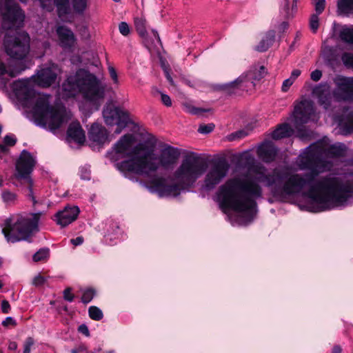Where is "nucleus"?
Listing matches in <instances>:
<instances>
[{
  "instance_id": "obj_1",
  "label": "nucleus",
  "mask_w": 353,
  "mask_h": 353,
  "mask_svg": "<svg viewBox=\"0 0 353 353\" xmlns=\"http://www.w3.org/2000/svg\"><path fill=\"white\" fill-rule=\"evenodd\" d=\"M344 144L328 145L325 141L309 146L297 158L296 165L301 170H309L305 175L291 173L288 167H279L266 174V168L255 163L254 157L245 152L239 155L238 161L248 168L258 182L263 183L274 195L302 194L323 206L343 205L353 194V181H343L341 178L327 175L316 179L333 168V163L325 157H340L345 155Z\"/></svg>"
},
{
  "instance_id": "obj_2",
  "label": "nucleus",
  "mask_w": 353,
  "mask_h": 353,
  "mask_svg": "<svg viewBox=\"0 0 353 353\" xmlns=\"http://www.w3.org/2000/svg\"><path fill=\"white\" fill-rule=\"evenodd\" d=\"M207 163L201 154L189 152L185 155L172 174V183L162 177L155 178L148 183L152 191L157 192L161 196H174L182 190H188L205 172Z\"/></svg>"
},
{
  "instance_id": "obj_3",
  "label": "nucleus",
  "mask_w": 353,
  "mask_h": 353,
  "mask_svg": "<svg viewBox=\"0 0 353 353\" xmlns=\"http://www.w3.org/2000/svg\"><path fill=\"white\" fill-rule=\"evenodd\" d=\"M134 142L132 134L122 136L108 153V157L114 162L128 158L116 164L117 168L124 173L143 174L145 169L154 170L156 163L151 160L152 148L145 143L134 145Z\"/></svg>"
},
{
  "instance_id": "obj_4",
  "label": "nucleus",
  "mask_w": 353,
  "mask_h": 353,
  "mask_svg": "<svg viewBox=\"0 0 353 353\" xmlns=\"http://www.w3.org/2000/svg\"><path fill=\"white\" fill-rule=\"evenodd\" d=\"M220 205L223 210L248 212L256 205V199L262 196V188L253 181L235 176L219 188Z\"/></svg>"
},
{
  "instance_id": "obj_5",
  "label": "nucleus",
  "mask_w": 353,
  "mask_h": 353,
  "mask_svg": "<svg viewBox=\"0 0 353 353\" xmlns=\"http://www.w3.org/2000/svg\"><path fill=\"white\" fill-rule=\"evenodd\" d=\"M62 90L66 97L81 94L83 99L92 102L104 97V88L99 80L94 74L83 69L68 77L62 85Z\"/></svg>"
},
{
  "instance_id": "obj_6",
  "label": "nucleus",
  "mask_w": 353,
  "mask_h": 353,
  "mask_svg": "<svg viewBox=\"0 0 353 353\" xmlns=\"http://www.w3.org/2000/svg\"><path fill=\"white\" fill-rule=\"evenodd\" d=\"M41 212L18 213L12 215L4 223L2 232L8 242L21 241H30L32 237L39 232V222Z\"/></svg>"
},
{
  "instance_id": "obj_7",
  "label": "nucleus",
  "mask_w": 353,
  "mask_h": 353,
  "mask_svg": "<svg viewBox=\"0 0 353 353\" xmlns=\"http://www.w3.org/2000/svg\"><path fill=\"white\" fill-rule=\"evenodd\" d=\"M33 115L36 122L55 130L61 128L70 119L71 114L63 105H50V96L39 94L33 107Z\"/></svg>"
},
{
  "instance_id": "obj_8",
  "label": "nucleus",
  "mask_w": 353,
  "mask_h": 353,
  "mask_svg": "<svg viewBox=\"0 0 353 353\" xmlns=\"http://www.w3.org/2000/svg\"><path fill=\"white\" fill-rule=\"evenodd\" d=\"M35 165L36 160L31 153L26 150H23L16 162V173L14 174V178L21 185L26 188V196L32 200L33 207L38 203L36 199L34 182L30 176Z\"/></svg>"
},
{
  "instance_id": "obj_9",
  "label": "nucleus",
  "mask_w": 353,
  "mask_h": 353,
  "mask_svg": "<svg viewBox=\"0 0 353 353\" xmlns=\"http://www.w3.org/2000/svg\"><path fill=\"white\" fill-rule=\"evenodd\" d=\"M5 52L14 59H23L29 52L30 37L21 30H10L3 39Z\"/></svg>"
},
{
  "instance_id": "obj_10",
  "label": "nucleus",
  "mask_w": 353,
  "mask_h": 353,
  "mask_svg": "<svg viewBox=\"0 0 353 353\" xmlns=\"http://www.w3.org/2000/svg\"><path fill=\"white\" fill-rule=\"evenodd\" d=\"M103 117L106 125H117L114 131L120 134L131 123L130 113L125 109L117 106L113 102L108 103L103 110Z\"/></svg>"
},
{
  "instance_id": "obj_11",
  "label": "nucleus",
  "mask_w": 353,
  "mask_h": 353,
  "mask_svg": "<svg viewBox=\"0 0 353 353\" xmlns=\"http://www.w3.org/2000/svg\"><path fill=\"white\" fill-rule=\"evenodd\" d=\"M61 74V70L59 67L54 63H51L48 67L38 71L31 79L19 81L17 85L21 88H26L34 83L41 88H48L57 82Z\"/></svg>"
},
{
  "instance_id": "obj_12",
  "label": "nucleus",
  "mask_w": 353,
  "mask_h": 353,
  "mask_svg": "<svg viewBox=\"0 0 353 353\" xmlns=\"http://www.w3.org/2000/svg\"><path fill=\"white\" fill-rule=\"evenodd\" d=\"M22 3H26L28 0H19ZM41 7L47 11L53 10L55 5L59 15L67 14L70 11V0H39ZM72 8L74 12L83 14L88 8V0H72Z\"/></svg>"
},
{
  "instance_id": "obj_13",
  "label": "nucleus",
  "mask_w": 353,
  "mask_h": 353,
  "mask_svg": "<svg viewBox=\"0 0 353 353\" xmlns=\"http://www.w3.org/2000/svg\"><path fill=\"white\" fill-rule=\"evenodd\" d=\"M229 168V164L224 159L214 163L205 176L203 188L206 190L214 188L226 176Z\"/></svg>"
},
{
  "instance_id": "obj_14",
  "label": "nucleus",
  "mask_w": 353,
  "mask_h": 353,
  "mask_svg": "<svg viewBox=\"0 0 353 353\" xmlns=\"http://www.w3.org/2000/svg\"><path fill=\"white\" fill-rule=\"evenodd\" d=\"M3 26L7 29L19 26L25 15L19 6L12 1L5 0L3 8Z\"/></svg>"
},
{
  "instance_id": "obj_15",
  "label": "nucleus",
  "mask_w": 353,
  "mask_h": 353,
  "mask_svg": "<svg viewBox=\"0 0 353 353\" xmlns=\"http://www.w3.org/2000/svg\"><path fill=\"white\" fill-rule=\"evenodd\" d=\"M180 154L181 152L178 148L170 145H165L161 150L159 157H157L152 149L151 160L156 163L157 168L154 170L145 169L144 174H148L150 172H155L160 166L164 168L172 166L178 161Z\"/></svg>"
},
{
  "instance_id": "obj_16",
  "label": "nucleus",
  "mask_w": 353,
  "mask_h": 353,
  "mask_svg": "<svg viewBox=\"0 0 353 353\" xmlns=\"http://www.w3.org/2000/svg\"><path fill=\"white\" fill-rule=\"evenodd\" d=\"M255 83L247 73L241 75L234 81L224 85L223 90L228 94L243 95L254 90Z\"/></svg>"
},
{
  "instance_id": "obj_17",
  "label": "nucleus",
  "mask_w": 353,
  "mask_h": 353,
  "mask_svg": "<svg viewBox=\"0 0 353 353\" xmlns=\"http://www.w3.org/2000/svg\"><path fill=\"white\" fill-rule=\"evenodd\" d=\"M336 88L333 96L336 101L353 100V77H339L335 80Z\"/></svg>"
},
{
  "instance_id": "obj_18",
  "label": "nucleus",
  "mask_w": 353,
  "mask_h": 353,
  "mask_svg": "<svg viewBox=\"0 0 353 353\" xmlns=\"http://www.w3.org/2000/svg\"><path fill=\"white\" fill-rule=\"evenodd\" d=\"M313 113L314 105L311 101L304 100L296 104L293 112L296 128L307 123Z\"/></svg>"
},
{
  "instance_id": "obj_19",
  "label": "nucleus",
  "mask_w": 353,
  "mask_h": 353,
  "mask_svg": "<svg viewBox=\"0 0 353 353\" xmlns=\"http://www.w3.org/2000/svg\"><path fill=\"white\" fill-rule=\"evenodd\" d=\"M79 213V209L77 206H66L62 211L55 214L57 224L65 227L74 221Z\"/></svg>"
},
{
  "instance_id": "obj_20",
  "label": "nucleus",
  "mask_w": 353,
  "mask_h": 353,
  "mask_svg": "<svg viewBox=\"0 0 353 353\" xmlns=\"http://www.w3.org/2000/svg\"><path fill=\"white\" fill-rule=\"evenodd\" d=\"M59 43L64 49L70 50L76 43V38L72 31L68 28L61 26L57 28Z\"/></svg>"
},
{
  "instance_id": "obj_21",
  "label": "nucleus",
  "mask_w": 353,
  "mask_h": 353,
  "mask_svg": "<svg viewBox=\"0 0 353 353\" xmlns=\"http://www.w3.org/2000/svg\"><path fill=\"white\" fill-rule=\"evenodd\" d=\"M257 155L259 159L265 163L274 161L277 150L274 143L270 141H264L257 148Z\"/></svg>"
},
{
  "instance_id": "obj_22",
  "label": "nucleus",
  "mask_w": 353,
  "mask_h": 353,
  "mask_svg": "<svg viewBox=\"0 0 353 353\" xmlns=\"http://www.w3.org/2000/svg\"><path fill=\"white\" fill-rule=\"evenodd\" d=\"M108 137L105 128L99 123H93L88 132L89 139L97 145L103 144L108 140Z\"/></svg>"
},
{
  "instance_id": "obj_23",
  "label": "nucleus",
  "mask_w": 353,
  "mask_h": 353,
  "mask_svg": "<svg viewBox=\"0 0 353 353\" xmlns=\"http://www.w3.org/2000/svg\"><path fill=\"white\" fill-rule=\"evenodd\" d=\"M312 95L319 99V103L327 109L330 105V95L328 87L325 85L316 86L312 90Z\"/></svg>"
},
{
  "instance_id": "obj_24",
  "label": "nucleus",
  "mask_w": 353,
  "mask_h": 353,
  "mask_svg": "<svg viewBox=\"0 0 353 353\" xmlns=\"http://www.w3.org/2000/svg\"><path fill=\"white\" fill-rule=\"evenodd\" d=\"M68 136L75 142L83 143L85 141V132L79 122H72L68 129Z\"/></svg>"
},
{
  "instance_id": "obj_25",
  "label": "nucleus",
  "mask_w": 353,
  "mask_h": 353,
  "mask_svg": "<svg viewBox=\"0 0 353 353\" xmlns=\"http://www.w3.org/2000/svg\"><path fill=\"white\" fill-rule=\"evenodd\" d=\"M343 112L339 119V125L345 134L353 133V111L347 113V110L344 109Z\"/></svg>"
},
{
  "instance_id": "obj_26",
  "label": "nucleus",
  "mask_w": 353,
  "mask_h": 353,
  "mask_svg": "<svg viewBox=\"0 0 353 353\" xmlns=\"http://www.w3.org/2000/svg\"><path fill=\"white\" fill-rule=\"evenodd\" d=\"M294 132L292 127L286 123H281L272 132V138L275 140L290 137Z\"/></svg>"
},
{
  "instance_id": "obj_27",
  "label": "nucleus",
  "mask_w": 353,
  "mask_h": 353,
  "mask_svg": "<svg viewBox=\"0 0 353 353\" xmlns=\"http://www.w3.org/2000/svg\"><path fill=\"white\" fill-rule=\"evenodd\" d=\"M275 41V32L274 30L268 31L259 43L256 46V50L259 52H265L274 43Z\"/></svg>"
},
{
  "instance_id": "obj_28",
  "label": "nucleus",
  "mask_w": 353,
  "mask_h": 353,
  "mask_svg": "<svg viewBox=\"0 0 353 353\" xmlns=\"http://www.w3.org/2000/svg\"><path fill=\"white\" fill-rule=\"evenodd\" d=\"M336 8L339 14L353 16V0H336Z\"/></svg>"
},
{
  "instance_id": "obj_29",
  "label": "nucleus",
  "mask_w": 353,
  "mask_h": 353,
  "mask_svg": "<svg viewBox=\"0 0 353 353\" xmlns=\"http://www.w3.org/2000/svg\"><path fill=\"white\" fill-rule=\"evenodd\" d=\"M1 198L6 205H14L16 204L18 196L16 193L8 190H3L1 193Z\"/></svg>"
},
{
  "instance_id": "obj_30",
  "label": "nucleus",
  "mask_w": 353,
  "mask_h": 353,
  "mask_svg": "<svg viewBox=\"0 0 353 353\" xmlns=\"http://www.w3.org/2000/svg\"><path fill=\"white\" fill-rule=\"evenodd\" d=\"M251 80L259 81L263 79L267 74L265 68L263 65L259 68H254L252 70L247 72Z\"/></svg>"
},
{
  "instance_id": "obj_31",
  "label": "nucleus",
  "mask_w": 353,
  "mask_h": 353,
  "mask_svg": "<svg viewBox=\"0 0 353 353\" xmlns=\"http://www.w3.org/2000/svg\"><path fill=\"white\" fill-rule=\"evenodd\" d=\"M81 300L83 303H89L94 297L96 294V291L94 288H88L81 290Z\"/></svg>"
},
{
  "instance_id": "obj_32",
  "label": "nucleus",
  "mask_w": 353,
  "mask_h": 353,
  "mask_svg": "<svg viewBox=\"0 0 353 353\" xmlns=\"http://www.w3.org/2000/svg\"><path fill=\"white\" fill-rule=\"evenodd\" d=\"M342 41L353 44V28H343L340 32Z\"/></svg>"
},
{
  "instance_id": "obj_33",
  "label": "nucleus",
  "mask_w": 353,
  "mask_h": 353,
  "mask_svg": "<svg viewBox=\"0 0 353 353\" xmlns=\"http://www.w3.org/2000/svg\"><path fill=\"white\" fill-rule=\"evenodd\" d=\"M146 21L145 19L143 18H136L134 19V26L137 31L139 34L144 37L146 34V27H145Z\"/></svg>"
},
{
  "instance_id": "obj_34",
  "label": "nucleus",
  "mask_w": 353,
  "mask_h": 353,
  "mask_svg": "<svg viewBox=\"0 0 353 353\" xmlns=\"http://www.w3.org/2000/svg\"><path fill=\"white\" fill-rule=\"evenodd\" d=\"M49 257V249H40L33 255V261L35 262L45 261Z\"/></svg>"
},
{
  "instance_id": "obj_35",
  "label": "nucleus",
  "mask_w": 353,
  "mask_h": 353,
  "mask_svg": "<svg viewBox=\"0 0 353 353\" xmlns=\"http://www.w3.org/2000/svg\"><path fill=\"white\" fill-rule=\"evenodd\" d=\"M49 277L39 273L33 278L32 283L36 288L41 287L46 283Z\"/></svg>"
},
{
  "instance_id": "obj_36",
  "label": "nucleus",
  "mask_w": 353,
  "mask_h": 353,
  "mask_svg": "<svg viewBox=\"0 0 353 353\" xmlns=\"http://www.w3.org/2000/svg\"><path fill=\"white\" fill-rule=\"evenodd\" d=\"M284 10L288 17L292 16L296 10V3L293 1L290 6L288 0H285Z\"/></svg>"
},
{
  "instance_id": "obj_37",
  "label": "nucleus",
  "mask_w": 353,
  "mask_h": 353,
  "mask_svg": "<svg viewBox=\"0 0 353 353\" xmlns=\"http://www.w3.org/2000/svg\"><path fill=\"white\" fill-rule=\"evenodd\" d=\"M341 60L346 67L353 68V53H343L341 56Z\"/></svg>"
},
{
  "instance_id": "obj_38",
  "label": "nucleus",
  "mask_w": 353,
  "mask_h": 353,
  "mask_svg": "<svg viewBox=\"0 0 353 353\" xmlns=\"http://www.w3.org/2000/svg\"><path fill=\"white\" fill-rule=\"evenodd\" d=\"M318 14H313L310 19V28L311 30L316 33L319 26V19Z\"/></svg>"
},
{
  "instance_id": "obj_39",
  "label": "nucleus",
  "mask_w": 353,
  "mask_h": 353,
  "mask_svg": "<svg viewBox=\"0 0 353 353\" xmlns=\"http://www.w3.org/2000/svg\"><path fill=\"white\" fill-rule=\"evenodd\" d=\"M34 344V339L31 336L27 337L23 343V353H30L31 347Z\"/></svg>"
},
{
  "instance_id": "obj_40",
  "label": "nucleus",
  "mask_w": 353,
  "mask_h": 353,
  "mask_svg": "<svg viewBox=\"0 0 353 353\" xmlns=\"http://www.w3.org/2000/svg\"><path fill=\"white\" fill-rule=\"evenodd\" d=\"M17 143V138L14 135H6L3 139V145L9 150L8 147L14 146Z\"/></svg>"
},
{
  "instance_id": "obj_41",
  "label": "nucleus",
  "mask_w": 353,
  "mask_h": 353,
  "mask_svg": "<svg viewBox=\"0 0 353 353\" xmlns=\"http://www.w3.org/2000/svg\"><path fill=\"white\" fill-rule=\"evenodd\" d=\"M316 14H320L325 8V0H314Z\"/></svg>"
},
{
  "instance_id": "obj_42",
  "label": "nucleus",
  "mask_w": 353,
  "mask_h": 353,
  "mask_svg": "<svg viewBox=\"0 0 353 353\" xmlns=\"http://www.w3.org/2000/svg\"><path fill=\"white\" fill-rule=\"evenodd\" d=\"M214 128L213 123L203 124L201 125L198 128V132L201 134H208L211 132Z\"/></svg>"
},
{
  "instance_id": "obj_43",
  "label": "nucleus",
  "mask_w": 353,
  "mask_h": 353,
  "mask_svg": "<svg viewBox=\"0 0 353 353\" xmlns=\"http://www.w3.org/2000/svg\"><path fill=\"white\" fill-rule=\"evenodd\" d=\"M185 110L190 113L194 114H198L201 115L203 112H205L208 111V110L199 108H195L191 105H185Z\"/></svg>"
},
{
  "instance_id": "obj_44",
  "label": "nucleus",
  "mask_w": 353,
  "mask_h": 353,
  "mask_svg": "<svg viewBox=\"0 0 353 353\" xmlns=\"http://www.w3.org/2000/svg\"><path fill=\"white\" fill-rule=\"evenodd\" d=\"M89 317L94 321L102 319L103 314L102 310H88Z\"/></svg>"
},
{
  "instance_id": "obj_45",
  "label": "nucleus",
  "mask_w": 353,
  "mask_h": 353,
  "mask_svg": "<svg viewBox=\"0 0 353 353\" xmlns=\"http://www.w3.org/2000/svg\"><path fill=\"white\" fill-rule=\"evenodd\" d=\"M75 297V295L72 293V289L71 288H67L63 291V298L65 301L72 302Z\"/></svg>"
},
{
  "instance_id": "obj_46",
  "label": "nucleus",
  "mask_w": 353,
  "mask_h": 353,
  "mask_svg": "<svg viewBox=\"0 0 353 353\" xmlns=\"http://www.w3.org/2000/svg\"><path fill=\"white\" fill-rule=\"evenodd\" d=\"M119 30L121 34H122L124 36L128 35L130 33V28L127 23L125 22H121L119 26Z\"/></svg>"
},
{
  "instance_id": "obj_47",
  "label": "nucleus",
  "mask_w": 353,
  "mask_h": 353,
  "mask_svg": "<svg viewBox=\"0 0 353 353\" xmlns=\"http://www.w3.org/2000/svg\"><path fill=\"white\" fill-rule=\"evenodd\" d=\"M108 72H109L110 76L111 79H112V81H114V83H118L119 79H118L117 73L116 70L114 69V68L112 65H110L108 66Z\"/></svg>"
},
{
  "instance_id": "obj_48",
  "label": "nucleus",
  "mask_w": 353,
  "mask_h": 353,
  "mask_svg": "<svg viewBox=\"0 0 353 353\" xmlns=\"http://www.w3.org/2000/svg\"><path fill=\"white\" fill-rule=\"evenodd\" d=\"M3 326L8 327L10 326H15L17 325L16 321L10 316L6 317L4 321H2Z\"/></svg>"
},
{
  "instance_id": "obj_49",
  "label": "nucleus",
  "mask_w": 353,
  "mask_h": 353,
  "mask_svg": "<svg viewBox=\"0 0 353 353\" xmlns=\"http://www.w3.org/2000/svg\"><path fill=\"white\" fill-rule=\"evenodd\" d=\"M322 77V72L319 70H315L312 71L310 74V78L314 81H318L321 79Z\"/></svg>"
},
{
  "instance_id": "obj_50",
  "label": "nucleus",
  "mask_w": 353,
  "mask_h": 353,
  "mask_svg": "<svg viewBox=\"0 0 353 353\" xmlns=\"http://www.w3.org/2000/svg\"><path fill=\"white\" fill-rule=\"evenodd\" d=\"M293 83L294 81L290 78L285 79L282 85V91L287 92Z\"/></svg>"
},
{
  "instance_id": "obj_51",
  "label": "nucleus",
  "mask_w": 353,
  "mask_h": 353,
  "mask_svg": "<svg viewBox=\"0 0 353 353\" xmlns=\"http://www.w3.org/2000/svg\"><path fill=\"white\" fill-rule=\"evenodd\" d=\"M78 332L83 334L85 336H90V331L88 326L85 324H81L78 327Z\"/></svg>"
},
{
  "instance_id": "obj_52",
  "label": "nucleus",
  "mask_w": 353,
  "mask_h": 353,
  "mask_svg": "<svg viewBox=\"0 0 353 353\" xmlns=\"http://www.w3.org/2000/svg\"><path fill=\"white\" fill-rule=\"evenodd\" d=\"M161 101L167 107H170L172 105L170 97L165 94H161Z\"/></svg>"
},
{
  "instance_id": "obj_53",
  "label": "nucleus",
  "mask_w": 353,
  "mask_h": 353,
  "mask_svg": "<svg viewBox=\"0 0 353 353\" xmlns=\"http://www.w3.org/2000/svg\"><path fill=\"white\" fill-rule=\"evenodd\" d=\"M83 241H84V239L82 236H78L75 239H72L70 240V242L74 246H77V245L82 244L83 243Z\"/></svg>"
},
{
  "instance_id": "obj_54",
  "label": "nucleus",
  "mask_w": 353,
  "mask_h": 353,
  "mask_svg": "<svg viewBox=\"0 0 353 353\" xmlns=\"http://www.w3.org/2000/svg\"><path fill=\"white\" fill-rule=\"evenodd\" d=\"M301 74V71L300 70L295 69V70H292L290 78L294 82L296 79L298 77H299Z\"/></svg>"
},
{
  "instance_id": "obj_55",
  "label": "nucleus",
  "mask_w": 353,
  "mask_h": 353,
  "mask_svg": "<svg viewBox=\"0 0 353 353\" xmlns=\"http://www.w3.org/2000/svg\"><path fill=\"white\" fill-rule=\"evenodd\" d=\"M18 345L15 341H10L8 344V350L10 351H16L17 350Z\"/></svg>"
},
{
  "instance_id": "obj_56",
  "label": "nucleus",
  "mask_w": 353,
  "mask_h": 353,
  "mask_svg": "<svg viewBox=\"0 0 353 353\" xmlns=\"http://www.w3.org/2000/svg\"><path fill=\"white\" fill-rule=\"evenodd\" d=\"M109 227H110L113 232H114L115 229H119L118 224L114 221H110L109 223Z\"/></svg>"
},
{
  "instance_id": "obj_57",
  "label": "nucleus",
  "mask_w": 353,
  "mask_h": 353,
  "mask_svg": "<svg viewBox=\"0 0 353 353\" xmlns=\"http://www.w3.org/2000/svg\"><path fill=\"white\" fill-rule=\"evenodd\" d=\"M341 352H342V349H341V346L334 345L332 349V353H341Z\"/></svg>"
},
{
  "instance_id": "obj_58",
  "label": "nucleus",
  "mask_w": 353,
  "mask_h": 353,
  "mask_svg": "<svg viewBox=\"0 0 353 353\" xmlns=\"http://www.w3.org/2000/svg\"><path fill=\"white\" fill-rule=\"evenodd\" d=\"M83 350V347L79 346L77 348L72 349L70 353H79Z\"/></svg>"
},
{
  "instance_id": "obj_59",
  "label": "nucleus",
  "mask_w": 353,
  "mask_h": 353,
  "mask_svg": "<svg viewBox=\"0 0 353 353\" xmlns=\"http://www.w3.org/2000/svg\"><path fill=\"white\" fill-rule=\"evenodd\" d=\"M10 307V304L8 301H3L1 303V309H8Z\"/></svg>"
},
{
  "instance_id": "obj_60",
  "label": "nucleus",
  "mask_w": 353,
  "mask_h": 353,
  "mask_svg": "<svg viewBox=\"0 0 353 353\" xmlns=\"http://www.w3.org/2000/svg\"><path fill=\"white\" fill-rule=\"evenodd\" d=\"M0 152L3 154H6L8 152V149L6 148V146L3 145H0Z\"/></svg>"
},
{
  "instance_id": "obj_61",
  "label": "nucleus",
  "mask_w": 353,
  "mask_h": 353,
  "mask_svg": "<svg viewBox=\"0 0 353 353\" xmlns=\"http://www.w3.org/2000/svg\"><path fill=\"white\" fill-rule=\"evenodd\" d=\"M245 135V134L243 132L241 131V132H236L235 134H232L231 136L236 137L237 138H242Z\"/></svg>"
},
{
  "instance_id": "obj_62",
  "label": "nucleus",
  "mask_w": 353,
  "mask_h": 353,
  "mask_svg": "<svg viewBox=\"0 0 353 353\" xmlns=\"http://www.w3.org/2000/svg\"><path fill=\"white\" fill-rule=\"evenodd\" d=\"M153 34H154V36L157 38V39L159 41H160V38H159V34H158L157 32V31H154V32H153Z\"/></svg>"
},
{
  "instance_id": "obj_63",
  "label": "nucleus",
  "mask_w": 353,
  "mask_h": 353,
  "mask_svg": "<svg viewBox=\"0 0 353 353\" xmlns=\"http://www.w3.org/2000/svg\"><path fill=\"white\" fill-rule=\"evenodd\" d=\"M167 79L171 83H172V79L171 78L169 74H167Z\"/></svg>"
},
{
  "instance_id": "obj_64",
  "label": "nucleus",
  "mask_w": 353,
  "mask_h": 353,
  "mask_svg": "<svg viewBox=\"0 0 353 353\" xmlns=\"http://www.w3.org/2000/svg\"><path fill=\"white\" fill-rule=\"evenodd\" d=\"M282 26H283V28H287L288 27V24L286 23H283Z\"/></svg>"
}]
</instances>
